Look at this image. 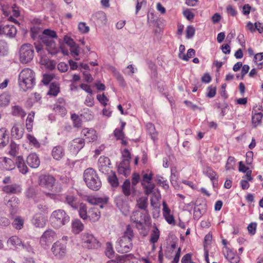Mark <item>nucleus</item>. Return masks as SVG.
Returning a JSON list of instances; mask_svg holds the SVG:
<instances>
[{
	"instance_id": "1",
	"label": "nucleus",
	"mask_w": 263,
	"mask_h": 263,
	"mask_svg": "<svg viewBox=\"0 0 263 263\" xmlns=\"http://www.w3.org/2000/svg\"><path fill=\"white\" fill-rule=\"evenodd\" d=\"M134 233L132 227L127 225L122 237L117 241L116 249L120 253H126L130 252L133 247L132 243Z\"/></svg>"
},
{
	"instance_id": "35",
	"label": "nucleus",
	"mask_w": 263,
	"mask_h": 263,
	"mask_svg": "<svg viewBox=\"0 0 263 263\" xmlns=\"http://www.w3.org/2000/svg\"><path fill=\"white\" fill-rule=\"evenodd\" d=\"M122 190L123 194L125 196H129L131 194L130 182L129 179H126L122 185Z\"/></svg>"
},
{
	"instance_id": "17",
	"label": "nucleus",
	"mask_w": 263,
	"mask_h": 263,
	"mask_svg": "<svg viewBox=\"0 0 263 263\" xmlns=\"http://www.w3.org/2000/svg\"><path fill=\"white\" fill-rule=\"evenodd\" d=\"M92 20L96 24L102 26L106 24L107 18L106 14L103 11H98L92 15Z\"/></svg>"
},
{
	"instance_id": "16",
	"label": "nucleus",
	"mask_w": 263,
	"mask_h": 263,
	"mask_svg": "<svg viewBox=\"0 0 263 263\" xmlns=\"http://www.w3.org/2000/svg\"><path fill=\"white\" fill-rule=\"evenodd\" d=\"M2 191L8 194L18 195L22 192V189L21 185L16 183H13L3 186L2 187Z\"/></svg>"
},
{
	"instance_id": "64",
	"label": "nucleus",
	"mask_w": 263,
	"mask_h": 263,
	"mask_svg": "<svg viewBox=\"0 0 263 263\" xmlns=\"http://www.w3.org/2000/svg\"><path fill=\"white\" fill-rule=\"evenodd\" d=\"M192 261V254L187 253L185 254L181 259V263H193Z\"/></svg>"
},
{
	"instance_id": "44",
	"label": "nucleus",
	"mask_w": 263,
	"mask_h": 263,
	"mask_svg": "<svg viewBox=\"0 0 263 263\" xmlns=\"http://www.w3.org/2000/svg\"><path fill=\"white\" fill-rule=\"evenodd\" d=\"M156 181L164 190H167L169 188V185L166 180H164L163 178L160 176H157Z\"/></svg>"
},
{
	"instance_id": "7",
	"label": "nucleus",
	"mask_w": 263,
	"mask_h": 263,
	"mask_svg": "<svg viewBox=\"0 0 263 263\" xmlns=\"http://www.w3.org/2000/svg\"><path fill=\"white\" fill-rule=\"evenodd\" d=\"M81 238L83 246L87 249H98L101 246L100 242L91 234L88 233H82Z\"/></svg>"
},
{
	"instance_id": "62",
	"label": "nucleus",
	"mask_w": 263,
	"mask_h": 263,
	"mask_svg": "<svg viewBox=\"0 0 263 263\" xmlns=\"http://www.w3.org/2000/svg\"><path fill=\"white\" fill-rule=\"evenodd\" d=\"M208 92L206 94V96L210 98H213L216 93V87H213L212 86H209L208 87Z\"/></svg>"
},
{
	"instance_id": "46",
	"label": "nucleus",
	"mask_w": 263,
	"mask_h": 263,
	"mask_svg": "<svg viewBox=\"0 0 263 263\" xmlns=\"http://www.w3.org/2000/svg\"><path fill=\"white\" fill-rule=\"evenodd\" d=\"M235 165V160L234 157L232 156H229L228 157L226 165V170H230L234 168V166Z\"/></svg>"
},
{
	"instance_id": "47",
	"label": "nucleus",
	"mask_w": 263,
	"mask_h": 263,
	"mask_svg": "<svg viewBox=\"0 0 263 263\" xmlns=\"http://www.w3.org/2000/svg\"><path fill=\"white\" fill-rule=\"evenodd\" d=\"M195 50L193 48H190L187 50V53L183 55L182 60L188 61L189 59L195 55Z\"/></svg>"
},
{
	"instance_id": "63",
	"label": "nucleus",
	"mask_w": 263,
	"mask_h": 263,
	"mask_svg": "<svg viewBox=\"0 0 263 263\" xmlns=\"http://www.w3.org/2000/svg\"><path fill=\"white\" fill-rule=\"evenodd\" d=\"M257 224L256 222H251L248 226V230L251 235H254L256 233Z\"/></svg>"
},
{
	"instance_id": "30",
	"label": "nucleus",
	"mask_w": 263,
	"mask_h": 263,
	"mask_svg": "<svg viewBox=\"0 0 263 263\" xmlns=\"http://www.w3.org/2000/svg\"><path fill=\"white\" fill-rule=\"evenodd\" d=\"M9 48L8 43L3 39H0V57L7 56Z\"/></svg>"
},
{
	"instance_id": "60",
	"label": "nucleus",
	"mask_w": 263,
	"mask_h": 263,
	"mask_svg": "<svg viewBox=\"0 0 263 263\" xmlns=\"http://www.w3.org/2000/svg\"><path fill=\"white\" fill-rule=\"evenodd\" d=\"M9 103V100L8 97L6 95H0V106H6Z\"/></svg>"
},
{
	"instance_id": "31",
	"label": "nucleus",
	"mask_w": 263,
	"mask_h": 263,
	"mask_svg": "<svg viewBox=\"0 0 263 263\" xmlns=\"http://www.w3.org/2000/svg\"><path fill=\"white\" fill-rule=\"evenodd\" d=\"M24 134V129L22 128H20L17 126V125H14L11 129V135L12 136L16 139H21Z\"/></svg>"
},
{
	"instance_id": "11",
	"label": "nucleus",
	"mask_w": 263,
	"mask_h": 263,
	"mask_svg": "<svg viewBox=\"0 0 263 263\" xmlns=\"http://www.w3.org/2000/svg\"><path fill=\"white\" fill-rule=\"evenodd\" d=\"M56 236V233L52 229H48L44 232L40 238V243L43 247L48 246Z\"/></svg>"
},
{
	"instance_id": "43",
	"label": "nucleus",
	"mask_w": 263,
	"mask_h": 263,
	"mask_svg": "<svg viewBox=\"0 0 263 263\" xmlns=\"http://www.w3.org/2000/svg\"><path fill=\"white\" fill-rule=\"evenodd\" d=\"M24 220L20 217H16L12 222L13 227L17 230L21 229L24 226Z\"/></svg>"
},
{
	"instance_id": "49",
	"label": "nucleus",
	"mask_w": 263,
	"mask_h": 263,
	"mask_svg": "<svg viewBox=\"0 0 263 263\" xmlns=\"http://www.w3.org/2000/svg\"><path fill=\"white\" fill-rule=\"evenodd\" d=\"M71 119L74 127L78 128L82 126V121L78 115L76 114L71 115Z\"/></svg>"
},
{
	"instance_id": "50",
	"label": "nucleus",
	"mask_w": 263,
	"mask_h": 263,
	"mask_svg": "<svg viewBox=\"0 0 263 263\" xmlns=\"http://www.w3.org/2000/svg\"><path fill=\"white\" fill-rule=\"evenodd\" d=\"M205 175L208 176L210 180H213L217 176L216 173L214 171L212 168L208 167L204 172Z\"/></svg>"
},
{
	"instance_id": "45",
	"label": "nucleus",
	"mask_w": 263,
	"mask_h": 263,
	"mask_svg": "<svg viewBox=\"0 0 263 263\" xmlns=\"http://www.w3.org/2000/svg\"><path fill=\"white\" fill-rule=\"evenodd\" d=\"M59 92V88L53 83L50 84L47 95L52 96H56Z\"/></svg>"
},
{
	"instance_id": "61",
	"label": "nucleus",
	"mask_w": 263,
	"mask_h": 263,
	"mask_svg": "<svg viewBox=\"0 0 263 263\" xmlns=\"http://www.w3.org/2000/svg\"><path fill=\"white\" fill-rule=\"evenodd\" d=\"M147 185H145L144 184L143 185L145 189V194L147 195H149L153 192L155 187V184L154 183H149Z\"/></svg>"
},
{
	"instance_id": "51",
	"label": "nucleus",
	"mask_w": 263,
	"mask_h": 263,
	"mask_svg": "<svg viewBox=\"0 0 263 263\" xmlns=\"http://www.w3.org/2000/svg\"><path fill=\"white\" fill-rule=\"evenodd\" d=\"M27 138L29 141V143H31L34 147H39L40 146V143L33 136L30 134H28Z\"/></svg>"
},
{
	"instance_id": "13",
	"label": "nucleus",
	"mask_w": 263,
	"mask_h": 263,
	"mask_svg": "<svg viewBox=\"0 0 263 263\" xmlns=\"http://www.w3.org/2000/svg\"><path fill=\"white\" fill-rule=\"evenodd\" d=\"M42 42L47 46V49L48 53L54 55L57 53L55 42L53 39H51L46 36L45 37H40Z\"/></svg>"
},
{
	"instance_id": "27",
	"label": "nucleus",
	"mask_w": 263,
	"mask_h": 263,
	"mask_svg": "<svg viewBox=\"0 0 263 263\" xmlns=\"http://www.w3.org/2000/svg\"><path fill=\"white\" fill-rule=\"evenodd\" d=\"M11 114L13 116L23 118L26 115L25 111L19 105H14L11 108Z\"/></svg>"
},
{
	"instance_id": "28",
	"label": "nucleus",
	"mask_w": 263,
	"mask_h": 263,
	"mask_svg": "<svg viewBox=\"0 0 263 263\" xmlns=\"http://www.w3.org/2000/svg\"><path fill=\"white\" fill-rule=\"evenodd\" d=\"M9 142V137L5 128L0 129V148L5 146Z\"/></svg>"
},
{
	"instance_id": "3",
	"label": "nucleus",
	"mask_w": 263,
	"mask_h": 263,
	"mask_svg": "<svg viewBox=\"0 0 263 263\" xmlns=\"http://www.w3.org/2000/svg\"><path fill=\"white\" fill-rule=\"evenodd\" d=\"M83 179L87 186L91 190L98 191L101 187V180L92 168H88L84 171Z\"/></svg>"
},
{
	"instance_id": "33",
	"label": "nucleus",
	"mask_w": 263,
	"mask_h": 263,
	"mask_svg": "<svg viewBox=\"0 0 263 263\" xmlns=\"http://www.w3.org/2000/svg\"><path fill=\"white\" fill-rule=\"evenodd\" d=\"M2 165L4 169L6 170H12L14 167L13 161L10 158L6 157L3 158L2 160Z\"/></svg>"
},
{
	"instance_id": "55",
	"label": "nucleus",
	"mask_w": 263,
	"mask_h": 263,
	"mask_svg": "<svg viewBox=\"0 0 263 263\" xmlns=\"http://www.w3.org/2000/svg\"><path fill=\"white\" fill-rule=\"evenodd\" d=\"M114 134L117 140H122L125 136L122 129H120L119 128H116L114 132Z\"/></svg>"
},
{
	"instance_id": "23",
	"label": "nucleus",
	"mask_w": 263,
	"mask_h": 263,
	"mask_svg": "<svg viewBox=\"0 0 263 263\" xmlns=\"http://www.w3.org/2000/svg\"><path fill=\"white\" fill-rule=\"evenodd\" d=\"M15 164L19 171L23 174H26L28 172V168L22 156H19L16 157L15 160Z\"/></svg>"
},
{
	"instance_id": "5",
	"label": "nucleus",
	"mask_w": 263,
	"mask_h": 263,
	"mask_svg": "<svg viewBox=\"0 0 263 263\" xmlns=\"http://www.w3.org/2000/svg\"><path fill=\"white\" fill-rule=\"evenodd\" d=\"M122 156L123 159L118 167V172L126 177L130 172L129 165L131 159L130 153L127 149H124L122 152Z\"/></svg>"
},
{
	"instance_id": "25",
	"label": "nucleus",
	"mask_w": 263,
	"mask_h": 263,
	"mask_svg": "<svg viewBox=\"0 0 263 263\" xmlns=\"http://www.w3.org/2000/svg\"><path fill=\"white\" fill-rule=\"evenodd\" d=\"M23 242L21 239L16 236L10 237L7 241L8 246L13 247L15 249H19L21 247Z\"/></svg>"
},
{
	"instance_id": "53",
	"label": "nucleus",
	"mask_w": 263,
	"mask_h": 263,
	"mask_svg": "<svg viewBox=\"0 0 263 263\" xmlns=\"http://www.w3.org/2000/svg\"><path fill=\"white\" fill-rule=\"evenodd\" d=\"M78 29L82 33H86L89 31V27L84 22H80L78 25Z\"/></svg>"
},
{
	"instance_id": "2",
	"label": "nucleus",
	"mask_w": 263,
	"mask_h": 263,
	"mask_svg": "<svg viewBox=\"0 0 263 263\" xmlns=\"http://www.w3.org/2000/svg\"><path fill=\"white\" fill-rule=\"evenodd\" d=\"M18 81L21 89L26 91L35 85V73L29 68H25L19 74Z\"/></svg>"
},
{
	"instance_id": "24",
	"label": "nucleus",
	"mask_w": 263,
	"mask_h": 263,
	"mask_svg": "<svg viewBox=\"0 0 263 263\" xmlns=\"http://www.w3.org/2000/svg\"><path fill=\"white\" fill-rule=\"evenodd\" d=\"M82 134L84 135L88 142H90L97 140L96 132L92 128H84L82 130Z\"/></svg>"
},
{
	"instance_id": "8",
	"label": "nucleus",
	"mask_w": 263,
	"mask_h": 263,
	"mask_svg": "<svg viewBox=\"0 0 263 263\" xmlns=\"http://www.w3.org/2000/svg\"><path fill=\"white\" fill-rule=\"evenodd\" d=\"M149 219L148 211L142 212L136 211L134 212L131 216V220L137 224V227L138 229H142L143 223H146Z\"/></svg>"
},
{
	"instance_id": "59",
	"label": "nucleus",
	"mask_w": 263,
	"mask_h": 263,
	"mask_svg": "<svg viewBox=\"0 0 263 263\" xmlns=\"http://www.w3.org/2000/svg\"><path fill=\"white\" fill-rule=\"evenodd\" d=\"M70 53L73 57L78 56L80 53V47L79 45L76 44L72 47L70 48Z\"/></svg>"
},
{
	"instance_id": "12",
	"label": "nucleus",
	"mask_w": 263,
	"mask_h": 263,
	"mask_svg": "<svg viewBox=\"0 0 263 263\" xmlns=\"http://www.w3.org/2000/svg\"><path fill=\"white\" fill-rule=\"evenodd\" d=\"M55 179L50 175H41L39 177V184L41 186L51 190L55 183Z\"/></svg>"
},
{
	"instance_id": "48",
	"label": "nucleus",
	"mask_w": 263,
	"mask_h": 263,
	"mask_svg": "<svg viewBox=\"0 0 263 263\" xmlns=\"http://www.w3.org/2000/svg\"><path fill=\"white\" fill-rule=\"evenodd\" d=\"M41 30V28L39 26H33L30 29V35L31 37L33 39L35 40L39 33L40 32Z\"/></svg>"
},
{
	"instance_id": "9",
	"label": "nucleus",
	"mask_w": 263,
	"mask_h": 263,
	"mask_svg": "<svg viewBox=\"0 0 263 263\" xmlns=\"http://www.w3.org/2000/svg\"><path fill=\"white\" fill-rule=\"evenodd\" d=\"M51 251L56 259H62L66 254V243L57 241L52 245Z\"/></svg>"
},
{
	"instance_id": "39",
	"label": "nucleus",
	"mask_w": 263,
	"mask_h": 263,
	"mask_svg": "<svg viewBox=\"0 0 263 263\" xmlns=\"http://www.w3.org/2000/svg\"><path fill=\"white\" fill-rule=\"evenodd\" d=\"M46 36L51 39H57L58 37L56 32L49 29H45L43 32V34L39 35V37H45Z\"/></svg>"
},
{
	"instance_id": "6",
	"label": "nucleus",
	"mask_w": 263,
	"mask_h": 263,
	"mask_svg": "<svg viewBox=\"0 0 263 263\" xmlns=\"http://www.w3.org/2000/svg\"><path fill=\"white\" fill-rule=\"evenodd\" d=\"M34 47L30 44H25L21 46L20 49V60L22 63L26 64L33 58Z\"/></svg>"
},
{
	"instance_id": "57",
	"label": "nucleus",
	"mask_w": 263,
	"mask_h": 263,
	"mask_svg": "<svg viewBox=\"0 0 263 263\" xmlns=\"http://www.w3.org/2000/svg\"><path fill=\"white\" fill-rule=\"evenodd\" d=\"M55 112L58 113L61 115H65L66 113V108L61 105H57L53 108Z\"/></svg>"
},
{
	"instance_id": "26",
	"label": "nucleus",
	"mask_w": 263,
	"mask_h": 263,
	"mask_svg": "<svg viewBox=\"0 0 263 263\" xmlns=\"http://www.w3.org/2000/svg\"><path fill=\"white\" fill-rule=\"evenodd\" d=\"M88 217L92 222L97 221L100 218V212L97 207H93L88 211Z\"/></svg>"
},
{
	"instance_id": "42",
	"label": "nucleus",
	"mask_w": 263,
	"mask_h": 263,
	"mask_svg": "<svg viewBox=\"0 0 263 263\" xmlns=\"http://www.w3.org/2000/svg\"><path fill=\"white\" fill-rule=\"evenodd\" d=\"M224 256L231 263H237L239 261V258L235 256L231 251L228 252L226 255L224 254Z\"/></svg>"
},
{
	"instance_id": "52",
	"label": "nucleus",
	"mask_w": 263,
	"mask_h": 263,
	"mask_svg": "<svg viewBox=\"0 0 263 263\" xmlns=\"http://www.w3.org/2000/svg\"><path fill=\"white\" fill-rule=\"evenodd\" d=\"M36 191L33 187H29L25 192L26 196L27 198H33L36 195Z\"/></svg>"
},
{
	"instance_id": "41",
	"label": "nucleus",
	"mask_w": 263,
	"mask_h": 263,
	"mask_svg": "<svg viewBox=\"0 0 263 263\" xmlns=\"http://www.w3.org/2000/svg\"><path fill=\"white\" fill-rule=\"evenodd\" d=\"M138 207L141 210H143V211H147V208L148 205L147 200L146 198H140L137 201Z\"/></svg>"
},
{
	"instance_id": "22",
	"label": "nucleus",
	"mask_w": 263,
	"mask_h": 263,
	"mask_svg": "<svg viewBox=\"0 0 263 263\" xmlns=\"http://www.w3.org/2000/svg\"><path fill=\"white\" fill-rule=\"evenodd\" d=\"M64 203L67 204L73 209L76 210L79 208L78 198L71 194H66L65 196Z\"/></svg>"
},
{
	"instance_id": "29",
	"label": "nucleus",
	"mask_w": 263,
	"mask_h": 263,
	"mask_svg": "<svg viewBox=\"0 0 263 263\" xmlns=\"http://www.w3.org/2000/svg\"><path fill=\"white\" fill-rule=\"evenodd\" d=\"M84 229V225L80 220L76 219L72 222V231L73 233L77 234Z\"/></svg>"
},
{
	"instance_id": "34",
	"label": "nucleus",
	"mask_w": 263,
	"mask_h": 263,
	"mask_svg": "<svg viewBox=\"0 0 263 263\" xmlns=\"http://www.w3.org/2000/svg\"><path fill=\"white\" fill-rule=\"evenodd\" d=\"M107 180L112 186L117 187L119 185L118 179L115 172L111 171V174L108 176Z\"/></svg>"
},
{
	"instance_id": "40",
	"label": "nucleus",
	"mask_w": 263,
	"mask_h": 263,
	"mask_svg": "<svg viewBox=\"0 0 263 263\" xmlns=\"http://www.w3.org/2000/svg\"><path fill=\"white\" fill-rule=\"evenodd\" d=\"M160 236V232L157 227H155L153 230L151 235L150 242L152 243H155L157 242Z\"/></svg>"
},
{
	"instance_id": "14",
	"label": "nucleus",
	"mask_w": 263,
	"mask_h": 263,
	"mask_svg": "<svg viewBox=\"0 0 263 263\" xmlns=\"http://www.w3.org/2000/svg\"><path fill=\"white\" fill-rule=\"evenodd\" d=\"M111 164L110 159L105 156H101L98 160V168L103 174H108L109 171V166Z\"/></svg>"
},
{
	"instance_id": "15",
	"label": "nucleus",
	"mask_w": 263,
	"mask_h": 263,
	"mask_svg": "<svg viewBox=\"0 0 263 263\" xmlns=\"http://www.w3.org/2000/svg\"><path fill=\"white\" fill-rule=\"evenodd\" d=\"M4 202L7 206L10 209L11 212H15L20 204V200L15 196L9 198V197L6 196L4 198Z\"/></svg>"
},
{
	"instance_id": "38",
	"label": "nucleus",
	"mask_w": 263,
	"mask_h": 263,
	"mask_svg": "<svg viewBox=\"0 0 263 263\" xmlns=\"http://www.w3.org/2000/svg\"><path fill=\"white\" fill-rule=\"evenodd\" d=\"M262 118V114L261 112L255 113L252 115V122L254 127H256L260 123Z\"/></svg>"
},
{
	"instance_id": "37",
	"label": "nucleus",
	"mask_w": 263,
	"mask_h": 263,
	"mask_svg": "<svg viewBox=\"0 0 263 263\" xmlns=\"http://www.w3.org/2000/svg\"><path fill=\"white\" fill-rule=\"evenodd\" d=\"M34 117V112H32V114H29L26 121V126L28 132H31L32 128L33 118Z\"/></svg>"
},
{
	"instance_id": "58",
	"label": "nucleus",
	"mask_w": 263,
	"mask_h": 263,
	"mask_svg": "<svg viewBox=\"0 0 263 263\" xmlns=\"http://www.w3.org/2000/svg\"><path fill=\"white\" fill-rule=\"evenodd\" d=\"M17 149V145L15 142L11 141L10 144V154L13 156H14L16 155Z\"/></svg>"
},
{
	"instance_id": "36",
	"label": "nucleus",
	"mask_w": 263,
	"mask_h": 263,
	"mask_svg": "<svg viewBox=\"0 0 263 263\" xmlns=\"http://www.w3.org/2000/svg\"><path fill=\"white\" fill-rule=\"evenodd\" d=\"M79 207V215L83 219H86L88 217V212L87 211V206L85 204L81 203Z\"/></svg>"
},
{
	"instance_id": "4",
	"label": "nucleus",
	"mask_w": 263,
	"mask_h": 263,
	"mask_svg": "<svg viewBox=\"0 0 263 263\" xmlns=\"http://www.w3.org/2000/svg\"><path fill=\"white\" fill-rule=\"evenodd\" d=\"M70 216L63 209L53 211L50 216V221L52 227L59 229L67 224L70 221Z\"/></svg>"
},
{
	"instance_id": "18",
	"label": "nucleus",
	"mask_w": 263,
	"mask_h": 263,
	"mask_svg": "<svg viewBox=\"0 0 263 263\" xmlns=\"http://www.w3.org/2000/svg\"><path fill=\"white\" fill-rule=\"evenodd\" d=\"M85 140L83 138H77L70 142V148L74 153H78L85 146Z\"/></svg>"
},
{
	"instance_id": "10",
	"label": "nucleus",
	"mask_w": 263,
	"mask_h": 263,
	"mask_svg": "<svg viewBox=\"0 0 263 263\" xmlns=\"http://www.w3.org/2000/svg\"><path fill=\"white\" fill-rule=\"evenodd\" d=\"M17 29L14 25L0 23V36L13 39L15 37Z\"/></svg>"
},
{
	"instance_id": "56",
	"label": "nucleus",
	"mask_w": 263,
	"mask_h": 263,
	"mask_svg": "<svg viewBox=\"0 0 263 263\" xmlns=\"http://www.w3.org/2000/svg\"><path fill=\"white\" fill-rule=\"evenodd\" d=\"M97 99L104 106H106L107 105L106 102L108 101V99L106 97L104 93H103L102 95H98L97 96Z\"/></svg>"
},
{
	"instance_id": "21",
	"label": "nucleus",
	"mask_w": 263,
	"mask_h": 263,
	"mask_svg": "<svg viewBox=\"0 0 263 263\" xmlns=\"http://www.w3.org/2000/svg\"><path fill=\"white\" fill-rule=\"evenodd\" d=\"M51 155L54 159L60 160L65 156V150L63 146L57 145L53 147Z\"/></svg>"
},
{
	"instance_id": "54",
	"label": "nucleus",
	"mask_w": 263,
	"mask_h": 263,
	"mask_svg": "<svg viewBox=\"0 0 263 263\" xmlns=\"http://www.w3.org/2000/svg\"><path fill=\"white\" fill-rule=\"evenodd\" d=\"M195 30L193 26H188L186 30V37L187 39L192 38L195 34Z\"/></svg>"
},
{
	"instance_id": "32",
	"label": "nucleus",
	"mask_w": 263,
	"mask_h": 263,
	"mask_svg": "<svg viewBox=\"0 0 263 263\" xmlns=\"http://www.w3.org/2000/svg\"><path fill=\"white\" fill-rule=\"evenodd\" d=\"M146 126L147 133L151 136V138L154 141L157 139V133L156 131L154 125L151 123H148Z\"/></svg>"
},
{
	"instance_id": "20",
	"label": "nucleus",
	"mask_w": 263,
	"mask_h": 263,
	"mask_svg": "<svg viewBox=\"0 0 263 263\" xmlns=\"http://www.w3.org/2000/svg\"><path fill=\"white\" fill-rule=\"evenodd\" d=\"M46 222L45 216L41 213H36L32 219V224L37 228H43Z\"/></svg>"
},
{
	"instance_id": "19",
	"label": "nucleus",
	"mask_w": 263,
	"mask_h": 263,
	"mask_svg": "<svg viewBox=\"0 0 263 263\" xmlns=\"http://www.w3.org/2000/svg\"><path fill=\"white\" fill-rule=\"evenodd\" d=\"M26 162L30 167L36 168L40 164V160L36 154L31 153L27 156Z\"/></svg>"
}]
</instances>
